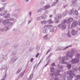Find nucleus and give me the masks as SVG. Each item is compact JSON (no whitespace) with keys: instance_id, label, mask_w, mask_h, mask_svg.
I'll use <instances>...</instances> for the list:
<instances>
[{"instance_id":"1","label":"nucleus","mask_w":80,"mask_h":80,"mask_svg":"<svg viewBox=\"0 0 80 80\" xmlns=\"http://www.w3.org/2000/svg\"><path fill=\"white\" fill-rule=\"evenodd\" d=\"M67 19L64 20L58 26V28H60L62 30H65L66 29L67 26L64 24L67 23Z\"/></svg>"},{"instance_id":"37","label":"nucleus","mask_w":80,"mask_h":80,"mask_svg":"<svg viewBox=\"0 0 80 80\" xmlns=\"http://www.w3.org/2000/svg\"><path fill=\"white\" fill-rule=\"evenodd\" d=\"M22 70V68L20 69H18L17 72V74H18L20 72V71Z\"/></svg>"},{"instance_id":"60","label":"nucleus","mask_w":80,"mask_h":80,"mask_svg":"<svg viewBox=\"0 0 80 80\" xmlns=\"http://www.w3.org/2000/svg\"><path fill=\"white\" fill-rule=\"evenodd\" d=\"M79 18H80V16L79 17ZM79 25H80V18L79 19Z\"/></svg>"},{"instance_id":"19","label":"nucleus","mask_w":80,"mask_h":80,"mask_svg":"<svg viewBox=\"0 0 80 80\" xmlns=\"http://www.w3.org/2000/svg\"><path fill=\"white\" fill-rule=\"evenodd\" d=\"M50 72L51 73H53L55 72V68H53V67H51L50 68Z\"/></svg>"},{"instance_id":"3","label":"nucleus","mask_w":80,"mask_h":80,"mask_svg":"<svg viewBox=\"0 0 80 80\" xmlns=\"http://www.w3.org/2000/svg\"><path fill=\"white\" fill-rule=\"evenodd\" d=\"M75 54V50H72L71 52L68 51L67 52V56L70 58H72L73 56Z\"/></svg>"},{"instance_id":"22","label":"nucleus","mask_w":80,"mask_h":80,"mask_svg":"<svg viewBox=\"0 0 80 80\" xmlns=\"http://www.w3.org/2000/svg\"><path fill=\"white\" fill-rule=\"evenodd\" d=\"M57 30V27H54L52 29H50V32H55V30Z\"/></svg>"},{"instance_id":"62","label":"nucleus","mask_w":80,"mask_h":80,"mask_svg":"<svg viewBox=\"0 0 80 80\" xmlns=\"http://www.w3.org/2000/svg\"><path fill=\"white\" fill-rule=\"evenodd\" d=\"M36 65H34L33 68V70H35V67H36Z\"/></svg>"},{"instance_id":"49","label":"nucleus","mask_w":80,"mask_h":80,"mask_svg":"<svg viewBox=\"0 0 80 80\" xmlns=\"http://www.w3.org/2000/svg\"><path fill=\"white\" fill-rule=\"evenodd\" d=\"M58 77H56L55 78H54V80H59V79H58Z\"/></svg>"},{"instance_id":"33","label":"nucleus","mask_w":80,"mask_h":80,"mask_svg":"<svg viewBox=\"0 0 80 80\" xmlns=\"http://www.w3.org/2000/svg\"><path fill=\"white\" fill-rule=\"evenodd\" d=\"M10 17V14H7L5 16H4V18H9Z\"/></svg>"},{"instance_id":"10","label":"nucleus","mask_w":80,"mask_h":80,"mask_svg":"<svg viewBox=\"0 0 80 80\" xmlns=\"http://www.w3.org/2000/svg\"><path fill=\"white\" fill-rule=\"evenodd\" d=\"M52 27H53V25H47L44 26V28H48V29H51Z\"/></svg>"},{"instance_id":"44","label":"nucleus","mask_w":80,"mask_h":80,"mask_svg":"<svg viewBox=\"0 0 80 80\" xmlns=\"http://www.w3.org/2000/svg\"><path fill=\"white\" fill-rule=\"evenodd\" d=\"M23 74H24V73H23V72L21 73V74L19 75V77H23Z\"/></svg>"},{"instance_id":"32","label":"nucleus","mask_w":80,"mask_h":80,"mask_svg":"<svg viewBox=\"0 0 80 80\" xmlns=\"http://www.w3.org/2000/svg\"><path fill=\"white\" fill-rule=\"evenodd\" d=\"M33 75L32 74H31L29 77L28 78V80H32V78H33Z\"/></svg>"},{"instance_id":"57","label":"nucleus","mask_w":80,"mask_h":80,"mask_svg":"<svg viewBox=\"0 0 80 80\" xmlns=\"http://www.w3.org/2000/svg\"><path fill=\"white\" fill-rule=\"evenodd\" d=\"M31 15H32V12H29V16H30V17H31Z\"/></svg>"},{"instance_id":"34","label":"nucleus","mask_w":80,"mask_h":80,"mask_svg":"<svg viewBox=\"0 0 80 80\" xmlns=\"http://www.w3.org/2000/svg\"><path fill=\"white\" fill-rule=\"evenodd\" d=\"M46 21H42L41 22V24H42V25H45V24H46Z\"/></svg>"},{"instance_id":"43","label":"nucleus","mask_w":80,"mask_h":80,"mask_svg":"<svg viewBox=\"0 0 80 80\" xmlns=\"http://www.w3.org/2000/svg\"><path fill=\"white\" fill-rule=\"evenodd\" d=\"M51 66H52V67H55V66H56V65H55V63H52Z\"/></svg>"},{"instance_id":"50","label":"nucleus","mask_w":80,"mask_h":80,"mask_svg":"<svg viewBox=\"0 0 80 80\" xmlns=\"http://www.w3.org/2000/svg\"><path fill=\"white\" fill-rule=\"evenodd\" d=\"M40 55V53H38L36 55L35 57H36V58H37L38 56V55Z\"/></svg>"},{"instance_id":"46","label":"nucleus","mask_w":80,"mask_h":80,"mask_svg":"<svg viewBox=\"0 0 80 80\" xmlns=\"http://www.w3.org/2000/svg\"><path fill=\"white\" fill-rule=\"evenodd\" d=\"M57 50H59V51L61 50L60 46H59L57 48Z\"/></svg>"},{"instance_id":"27","label":"nucleus","mask_w":80,"mask_h":80,"mask_svg":"<svg viewBox=\"0 0 80 80\" xmlns=\"http://www.w3.org/2000/svg\"><path fill=\"white\" fill-rule=\"evenodd\" d=\"M67 36L68 37H71V34H70V31H68Z\"/></svg>"},{"instance_id":"25","label":"nucleus","mask_w":80,"mask_h":80,"mask_svg":"<svg viewBox=\"0 0 80 80\" xmlns=\"http://www.w3.org/2000/svg\"><path fill=\"white\" fill-rule=\"evenodd\" d=\"M12 24H13L12 22H10L9 21H8L7 24V25H8L9 27H10V26H12Z\"/></svg>"},{"instance_id":"38","label":"nucleus","mask_w":80,"mask_h":80,"mask_svg":"<svg viewBox=\"0 0 80 80\" xmlns=\"http://www.w3.org/2000/svg\"><path fill=\"white\" fill-rule=\"evenodd\" d=\"M18 44H15L14 45V47L15 48H18Z\"/></svg>"},{"instance_id":"4","label":"nucleus","mask_w":80,"mask_h":80,"mask_svg":"<svg viewBox=\"0 0 80 80\" xmlns=\"http://www.w3.org/2000/svg\"><path fill=\"white\" fill-rule=\"evenodd\" d=\"M62 64L63 65H67V62L64 61L68 60V56L62 57Z\"/></svg>"},{"instance_id":"16","label":"nucleus","mask_w":80,"mask_h":80,"mask_svg":"<svg viewBox=\"0 0 80 80\" xmlns=\"http://www.w3.org/2000/svg\"><path fill=\"white\" fill-rule=\"evenodd\" d=\"M63 67H64V66L62 65H60V64H59L58 68H59V69L60 71L62 70Z\"/></svg>"},{"instance_id":"29","label":"nucleus","mask_w":80,"mask_h":80,"mask_svg":"<svg viewBox=\"0 0 80 80\" xmlns=\"http://www.w3.org/2000/svg\"><path fill=\"white\" fill-rule=\"evenodd\" d=\"M47 22L48 23L50 24V23H53V21H52V19H49V20H48L47 21Z\"/></svg>"},{"instance_id":"18","label":"nucleus","mask_w":80,"mask_h":80,"mask_svg":"<svg viewBox=\"0 0 80 80\" xmlns=\"http://www.w3.org/2000/svg\"><path fill=\"white\" fill-rule=\"evenodd\" d=\"M41 18L42 19H43L44 20H45V19H47V16L45 14L42 15L41 16Z\"/></svg>"},{"instance_id":"24","label":"nucleus","mask_w":80,"mask_h":80,"mask_svg":"<svg viewBox=\"0 0 80 80\" xmlns=\"http://www.w3.org/2000/svg\"><path fill=\"white\" fill-rule=\"evenodd\" d=\"M73 15H77L78 13V11L77 10L75 11L74 12L72 13Z\"/></svg>"},{"instance_id":"59","label":"nucleus","mask_w":80,"mask_h":80,"mask_svg":"<svg viewBox=\"0 0 80 80\" xmlns=\"http://www.w3.org/2000/svg\"><path fill=\"white\" fill-rule=\"evenodd\" d=\"M67 6H68V5L66 4L64 6V8H65V7H67Z\"/></svg>"},{"instance_id":"35","label":"nucleus","mask_w":80,"mask_h":80,"mask_svg":"<svg viewBox=\"0 0 80 80\" xmlns=\"http://www.w3.org/2000/svg\"><path fill=\"white\" fill-rule=\"evenodd\" d=\"M76 80H80V76L78 75L77 76Z\"/></svg>"},{"instance_id":"40","label":"nucleus","mask_w":80,"mask_h":80,"mask_svg":"<svg viewBox=\"0 0 80 80\" xmlns=\"http://www.w3.org/2000/svg\"><path fill=\"white\" fill-rule=\"evenodd\" d=\"M76 56H77V57H78V58H80V54L79 53H77L76 54Z\"/></svg>"},{"instance_id":"7","label":"nucleus","mask_w":80,"mask_h":80,"mask_svg":"<svg viewBox=\"0 0 80 80\" xmlns=\"http://www.w3.org/2000/svg\"><path fill=\"white\" fill-rule=\"evenodd\" d=\"M17 59H18V57L17 56H14L13 58H12L11 61V63H13L15 62L17 60Z\"/></svg>"},{"instance_id":"31","label":"nucleus","mask_w":80,"mask_h":80,"mask_svg":"<svg viewBox=\"0 0 80 80\" xmlns=\"http://www.w3.org/2000/svg\"><path fill=\"white\" fill-rule=\"evenodd\" d=\"M43 32L44 33H48V29H45L43 30Z\"/></svg>"},{"instance_id":"6","label":"nucleus","mask_w":80,"mask_h":80,"mask_svg":"<svg viewBox=\"0 0 80 80\" xmlns=\"http://www.w3.org/2000/svg\"><path fill=\"white\" fill-rule=\"evenodd\" d=\"M62 18V14L60 13H58L57 15H56L55 17V20H60Z\"/></svg>"},{"instance_id":"64","label":"nucleus","mask_w":80,"mask_h":80,"mask_svg":"<svg viewBox=\"0 0 80 80\" xmlns=\"http://www.w3.org/2000/svg\"><path fill=\"white\" fill-rule=\"evenodd\" d=\"M46 13H48V11H45Z\"/></svg>"},{"instance_id":"11","label":"nucleus","mask_w":80,"mask_h":80,"mask_svg":"<svg viewBox=\"0 0 80 80\" xmlns=\"http://www.w3.org/2000/svg\"><path fill=\"white\" fill-rule=\"evenodd\" d=\"M77 33H78V32L75 29L72 30L71 31V34L72 35H76L77 34Z\"/></svg>"},{"instance_id":"21","label":"nucleus","mask_w":80,"mask_h":80,"mask_svg":"<svg viewBox=\"0 0 80 80\" xmlns=\"http://www.w3.org/2000/svg\"><path fill=\"white\" fill-rule=\"evenodd\" d=\"M7 13V11H2L1 13L0 14V15L1 16H3V15H4L5 13Z\"/></svg>"},{"instance_id":"42","label":"nucleus","mask_w":80,"mask_h":80,"mask_svg":"<svg viewBox=\"0 0 80 80\" xmlns=\"http://www.w3.org/2000/svg\"><path fill=\"white\" fill-rule=\"evenodd\" d=\"M8 22H9V21H14V19L12 18H11V19H8Z\"/></svg>"},{"instance_id":"56","label":"nucleus","mask_w":80,"mask_h":80,"mask_svg":"<svg viewBox=\"0 0 80 80\" xmlns=\"http://www.w3.org/2000/svg\"><path fill=\"white\" fill-rule=\"evenodd\" d=\"M50 56L49 55V56H48V58H47V59H48V58L49 59V62H50V60H49L50 58Z\"/></svg>"},{"instance_id":"14","label":"nucleus","mask_w":80,"mask_h":80,"mask_svg":"<svg viewBox=\"0 0 80 80\" xmlns=\"http://www.w3.org/2000/svg\"><path fill=\"white\" fill-rule=\"evenodd\" d=\"M8 19H6L5 20H4L2 21V23L4 25H7V23H8Z\"/></svg>"},{"instance_id":"48","label":"nucleus","mask_w":80,"mask_h":80,"mask_svg":"<svg viewBox=\"0 0 80 80\" xmlns=\"http://www.w3.org/2000/svg\"><path fill=\"white\" fill-rule=\"evenodd\" d=\"M44 9H44V8H41L39 9V10H40V12H42V10H44Z\"/></svg>"},{"instance_id":"36","label":"nucleus","mask_w":80,"mask_h":80,"mask_svg":"<svg viewBox=\"0 0 80 80\" xmlns=\"http://www.w3.org/2000/svg\"><path fill=\"white\" fill-rule=\"evenodd\" d=\"M1 32H3L5 30V27H4L3 28H1L0 30Z\"/></svg>"},{"instance_id":"23","label":"nucleus","mask_w":80,"mask_h":80,"mask_svg":"<svg viewBox=\"0 0 80 80\" xmlns=\"http://www.w3.org/2000/svg\"><path fill=\"white\" fill-rule=\"evenodd\" d=\"M7 67V65H3L2 66L1 68V70H4V69H5Z\"/></svg>"},{"instance_id":"8","label":"nucleus","mask_w":80,"mask_h":80,"mask_svg":"<svg viewBox=\"0 0 80 80\" xmlns=\"http://www.w3.org/2000/svg\"><path fill=\"white\" fill-rule=\"evenodd\" d=\"M78 24V22L77 21H74L72 25V28H75L76 25H77Z\"/></svg>"},{"instance_id":"2","label":"nucleus","mask_w":80,"mask_h":80,"mask_svg":"<svg viewBox=\"0 0 80 80\" xmlns=\"http://www.w3.org/2000/svg\"><path fill=\"white\" fill-rule=\"evenodd\" d=\"M60 71L59 70H56L54 73L51 74L52 78H55L56 77H60L62 76V74H60Z\"/></svg>"},{"instance_id":"54","label":"nucleus","mask_w":80,"mask_h":80,"mask_svg":"<svg viewBox=\"0 0 80 80\" xmlns=\"http://www.w3.org/2000/svg\"><path fill=\"white\" fill-rule=\"evenodd\" d=\"M55 5H56V4L54 2L52 3V6H55Z\"/></svg>"},{"instance_id":"17","label":"nucleus","mask_w":80,"mask_h":80,"mask_svg":"<svg viewBox=\"0 0 80 80\" xmlns=\"http://www.w3.org/2000/svg\"><path fill=\"white\" fill-rule=\"evenodd\" d=\"M76 10H74V9H72L71 10V11H69L68 12V14L69 15H72V13H74L75 12V11Z\"/></svg>"},{"instance_id":"20","label":"nucleus","mask_w":80,"mask_h":80,"mask_svg":"<svg viewBox=\"0 0 80 80\" xmlns=\"http://www.w3.org/2000/svg\"><path fill=\"white\" fill-rule=\"evenodd\" d=\"M49 37V35L48 34H46V35L44 36L43 37V38L44 39H45V40H47L48 38Z\"/></svg>"},{"instance_id":"53","label":"nucleus","mask_w":80,"mask_h":80,"mask_svg":"<svg viewBox=\"0 0 80 80\" xmlns=\"http://www.w3.org/2000/svg\"><path fill=\"white\" fill-rule=\"evenodd\" d=\"M5 29H6V30H5V31H7V30H8V29H9V28H8V27H6V28H5Z\"/></svg>"},{"instance_id":"55","label":"nucleus","mask_w":80,"mask_h":80,"mask_svg":"<svg viewBox=\"0 0 80 80\" xmlns=\"http://www.w3.org/2000/svg\"><path fill=\"white\" fill-rule=\"evenodd\" d=\"M6 1V0H2V2L3 3V2H5Z\"/></svg>"},{"instance_id":"30","label":"nucleus","mask_w":80,"mask_h":80,"mask_svg":"<svg viewBox=\"0 0 80 80\" xmlns=\"http://www.w3.org/2000/svg\"><path fill=\"white\" fill-rule=\"evenodd\" d=\"M36 20L38 21H40L42 20V17H38L36 18Z\"/></svg>"},{"instance_id":"5","label":"nucleus","mask_w":80,"mask_h":80,"mask_svg":"<svg viewBox=\"0 0 80 80\" xmlns=\"http://www.w3.org/2000/svg\"><path fill=\"white\" fill-rule=\"evenodd\" d=\"M80 61V59H79L77 58H74L72 60L71 62V63L72 64H75L77 63H78Z\"/></svg>"},{"instance_id":"47","label":"nucleus","mask_w":80,"mask_h":80,"mask_svg":"<svg viewBox=\"0 0 80 80\" xmlns=\"http://www.w3.org/2000/svg\"><path fill=\"white\" fill-rule=\"evenodd\" d=\"M58 0H55V1L54 3L56 5V4H57V3H58Z\"/></svg>"},{"instance_id":"26","label":"nucleus","mask_w":80,"mask_h":80,"mask_svg":"<svg viewBox=\"0 0 80 80\" xmlns=\"http://www.w3.org/2000/svg\"><path fill=\"white\" fill-rule=\"evenodd\" d=\"M67 67L68 68V69H69V70H70V68H71V67H72V65L69 64H68L67 65Z\"/></svg>"},{"instance_id":"63","label":"nucleus","mask_w":80,"mask_h":80,"mask_svg":"<svg viewBox=\"0 0 80 80\" xmlns=\"http://www.w3.org/2000/svg\"><path fill=\"white\" fill-rule=\"evenodd\" d=\"M15 3H13L12 6H15Z\"/></svg>"},{"instance_id":"13","label":"nucleus","mask_w":80,"mask_h":80,"mask_svg":"<svg viewBox=\"0 0 80 80\" xmlns=\"http://www.w3.org/2000/svg\"><path fill=\"white\" fill-rule=\"evenodd\" d=\"M77 0H73L72 1V4L71 5L72 7H74L75 5H76L77 4Z\"/></svg>"},{"instance_id":"58","label":"nucleus","mask_w":80,"mask_h":80,"mask_svg":"<svg viewBox=\"0 0 80 80\" xmlns=\"http://www.w3.org/2000/svg\"><path fill=\"white\" fill-rule=\"evenodd\" d=\"M41 62H42V61H40V62H39V63H38V65H40V63H41Z\"/></svg>"},{"instance_id":"41","label":"nucleus","mask_w":80,"mask_h":80,"mask_svg":"<svg viewBox=\"0 0 80 80\" xmlns=\"http://www.w3.org/2000/svg\"><path fill=\"white\" fill-rule=\"evenodd\" d=\"M62 14L63 15H64V16H65V15H67V12H63V13H62Z\"/></svg>"},{"instance_id":"45","label":"nucleus","mask_w":80,"mask_h":80,"mask_svg":"<svg viewBox=\"0 0 80 80\" xmlns=\"http://www.w3.org/2000/svg\"><path fill=\"white\" fill-rule=\"evenodd\" d=\"M3 58L4 59H5L7 58V55H3Z\"/></svg>"},{"instance_id":"61","label":"nucleus","mask_w":80,"mask_h":80,"mask_svg":"<svg viewBox=\"0 0 80 80\" xmlns=\"http://www.w3.org/2000/svg\"><path fill=\"white\" fill-rule=\"evenodd\" d=\"M32 50H33V49L32 48H30V51H32Z\"/></svg>"},{"instance_id":"9","label":"nucleus","mask_w":80,"mask_h":80,"mask_svg":"<svg viewBox=\"0 0 80 80\" xmlns=\"http://www.w3.org/2000/svg\"><path fill=\"white\" fill-rule=\"evenodd\" d=\"M72 47V45H69V46L68 47H61L60 46V49L61 50H65L66 49H67L69 47Z\"/></svg>"},{"instance_id":"52","label":"nucleus","mask_w":80,"mask_h":80,"mask_svg":"<svg viewBox=\"0 0 80 80\" xmlns=\"http://www.w3.org/2000/svg\"><path fill=\"white\" fill-rule=\"evenodd\" d=\"M33 60H34L33 58H31L30 60L31 62H33Z\"/></svg>"},{"instance_id":"28","label":"nucleus","mask_w":80,"mask_h":80,"mask_svg":"<svg viewBox=\"0 0 80 80\" xmlns=\"http://www.w3.org/2000/svg\"><path fill=\"white\" fill-rule=\"evenodd\" d=\"M20 9H16L14 12L16 13H18L20 12Z\"/></svg>"},{"instance_id":"39","label":"nucleus","mask_w":80,"mask_h":80,"mask_svg":"<svg viewBox=\"0 0 80 80\" xmlns=\"http://www.w3.org/2000/svg\"><path fill=\"white\" fill-rule=\"evenodd\" d=\"M4 10V7L2 8H0V12H3Z\"/></svg>"},{"instance_id":"15","label":"nucleus","mask_w":80,"mask_h":80,"mask_svg":"<svg viewBox=\"0 0 80 80\" xmlns=\"http://www.w3.org/2000/svg\"><path fill=\"white\" fill-rule=\"evenodd\" d=\"M51 7V6L50 5H47L44 7V8L45 10H48V9H49Z\"/></svg>"},{"instance_id":"51","label":"nucleus","mask_w":80,"mask_h":80,"mask_svg":"<svg viewBox=\"0 0 80 80\" xmlns=\"http://www.w3.org/2000/svg\"><path fill=\"white\" fill-rule=\"evenodd\" d=\"M17 54V53H16V52H14L12 53V55H15Z\"/></svg>"},{"instance_id":"12","label":"nucleus","mask_w":80,"mask_h":80,"mask_svg":"<svg viewBox=\"0 0 80 80\" xmlns=\"http://www.w3.org/2000/svg\"><path fill=\"white\" fill-rule=\"evenodd\" d=\"M73 21V19L72 18H70L67 20L66 23H70L72 22Z\"/></svg>"}]
</instances>
